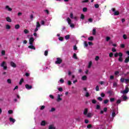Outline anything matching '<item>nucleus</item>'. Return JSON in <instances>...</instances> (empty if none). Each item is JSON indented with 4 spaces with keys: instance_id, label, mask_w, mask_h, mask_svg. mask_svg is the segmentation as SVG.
Wrapping results in <instances>:
<instances>
[{
    "instance_id": "1",
    "label": "nucleus",
    "mask_w": 129,
    "mask_h": 129,
    "mask_svg": "<svg viewBox=\"0 0 129 129\" xmlns=\"http://www.w3.org/2000/svg\"><path fill=\"white\" fill-rule=\"evenodd\" d=\"M35 41V39L34 37H31L29 39V46H28V48L29 49H31L32 50H36V47H35V46H34L33 43Z\"/></svg>"
},
{
    "instance_id": "2",
    "label": "nucleus",
    "mask_w": 129,
    "mask_h": 129,
    "mask_svg": "<svg viewBox=\"0 0 129 129\" xmlns=\"http://www.w3.org/2000/svg\"><path fill=\"white\" fill-rule=\"evenodd\" d=\"M36 28L35 29L34 32V33H33V36L34 37H38V34H37V32L39 31V29L41 27V24H40V22H36Z\"/></svg>"
},
{
    "instance_id": "3",
    "label": "nucleus",
    "mask_w": 129,
    "mask_h": 129,
    "mask_svg": "<svg viewBox=\"0 0 129 129\" xmlns=\"http://www.w3.org/2000/svg\"><path fill=\"white\" fill-rule=\"evenodd\" d=\"M117 113H118V111H117V110L114 109L112 110V114H111L112 118H111V119H110V120L111 121H112V120H113V118H114V116H115V115H116L117 114Z\"/></svg>"
},
{
    "instance_id": "4",
    "label": "nucleus",
    "mask_w": 129,
    "mask_h": 129,
    "mask_svg": "<svg viewBox=\"0 0 129 129\" xmlns=\"http://www.w3.org/2000/svg\"><path fill=\"white\" fill-rule=\"evenodd\" d=\"M63 62V59L61 57H57L55 61V64L56 65H60Z\"/></svg>"
},
{
    "instance_id": "5",
    "label": "nucleus",
    "mask_w": 129,
    "mask_h": 129,
    "mask_svg": "<svg viewBox=\"0 0 129 129\" xmlns=\"http://www.w3.org/2000/svg\"><path fill=\"white\" fill-rule=\"evenodd\" d=\"M67 21L69 25H70L71 28H72V29L74 28V27H75V25L71 23L72 22L71 19H70V18H68L67 19Z\"/></svg>"
},
{
    "instance_id": "6",
    "label": "nucleus",
    "mask_w": 129,
    "mask_h": 129,
    "mask_svg": "<svg viewBox=\"0 0 129 129\" xmlns=\"http://www.w3.org/2000/svg\"><path fill=\"white\" fill-rule=\"evenodd\" d=\"M1 67H3L4 70H7V69H8V67L7 66V63L6 61H3L1 63Z\"/></svg>"
},
{
    "instance_id": "7",
    "label": "nucleus",
    "mask_w": 129,
    "mask_h": 129,
    "mask_svg": "<svg viewBox=\"0 0 129 129\" xmlns=\"http://www.w3.org/2000/svg\"><path fill=\"white\" fill-rule=\"evenodd\" d=\"M128 91H129L128 88L126 87L124 90L120 91V93H122V94H126L128 93Z\"/></svg>"
},
{
    "instance_id": "8",
    "label": "nucleus",
    "mask_w": 129,
    "mask_h": 129,
    "mask_svg": "<svg viewBox=\"0 0 129 129\" xmlns=\"http://www.w3.org/2000/svg\"><path fill=\"white\" fill-rule=\"evenodd\" d=\"M122 53L121 52L119 53V58H118V61L119 62H122Z\"/></svg>"
},
{
    "instance_id": "9",
    "label": "nucleus",
    "mask_w": 129,
    "mask_h": 129,
    "mask_svg": "<svg viewBox=\"0 0 129 129\" xmlns=\"http://www.w3.org/2000/svg\"><path fill=\"white\" fill-rule=\"evenodd\" d=\"M112 11L114 12V16H118V15H119V12L118 11H116L114 8H112Z\"/></svg>"
},
{
    "instance_id": "10",
    "label": "nucleus",
    "mask_w": 129,
    "mask_h": 129,
    "mask_svg": "<svg viewBox=\"0 0 129 129\" xmlns=\"http://www.w3.org/2000/svg\"><path fill=\"white\" fill-rule=\"evenodd\" d=\"M61 96H62V94H61V95L58 94L57 95V98L56 99V101L58 102H59V101H61V100H62V99L61 98Z\"/></svg>"
},
{
    "instance_id": "11",
    "label": "nucleus",
    "mask_w": 129,
    "mask_h": 129,
    "mask_svg": "<svg viewBox=\"0 0 129 129\" xmlns=\"http://www.w3.org/2000/svg\"><path fill=\"white\" fill-rule=\"evenodd\" d=\"M121 98H122V101H125L126 100V99H128V98H127V97L125 95H122Z\"/></svg>"
},
{
    "instance_id": "12",
    "label": "nucleus",
    "mask_w": 129,
    "mask_h": 129,
    "mask_svg": "<svg viewBox=\"0 0 129 129\" xmlns=\"http://www.w3.org/2000/svg\"><path fill=\"white\" fill-rule=\"evenodd\" d=\"M25 87H26V89H27L28 90H30L32 89V88H33V87L32 86L29 85L28 84L25 85Z\"/></svg>"
},
{
    "instance_id": "13",
    "label": "nucleus",
    "mask_w": 129,
    "mask_h": 129,
    "mask_svg": "<svg viewBox=\"0 0 129 129\" xmlns=\"http://www.w3.org/2000/svg\"><path fill=\"white\" fill-rule=\"evenodd\" d=\"M9 121L12 122V123H15V122H16V120L14 118L10 117H9Z\"/></svg>"
},
{
    "instance_id": "14",
    "label": "nucleus",
    "mask_w": 129,
    "mask_h": 129,
    "mask_svg": "<svg viewBox=\"0 0 129 129\" xmlns=\"http://www.w3.org/2000/svg\"><path fill=\"white\" fill-rule=\"evenodd\" d=\"M87 117L91 118V117L93 116V113H92V112L88 113L87 114Z\"/></svg>"
},
{
    "instance_id": "15",
    "label": "nucleus",
    "mask_w": 129,
    "mask_h": 129,
    "mask_svg": "<svg viewBox=\"0 0 129 129\" xmlns=\"http://www.w3.org/2000/svg\"><path fill=\"white\" fill-rule=\"evenodd\" d=\"M10 65L11 66H12V67H13L14 68H16L17 67V65L13 61H11L10 62Z\"/></svg>"
},
{
    "instance_id": "16",
    "label": "nucleus",
    "mask_w": 129,
    "mask_h": 129,
    "mask_svg": "<svg viewBox=\"0 0 129 129\" xmlns=\"http://www.w3.org/2000/svg\"><path fill=\"white\" fill-rule=\"evenodd\" d=\"M41 125H42V126H44V125H46V124H47V122L45 120H43L41 121V122L40 123Z\"/></svg>"
},
{
    "instance_id": "17",
    "label": "nucleus",
    "mask_w": 129,
    "mask_h": 129,
    "mask_svg": "<svg viewBox=\"0 0 129 129\" xmlns=\"http://www.w3.org/2000/svg\"><path fill=\"white\" fill-rule=\"evenodd\" d=\"M56 127L53 124H51L49 126L48 129H55Z\"/></svg>"
},
{
    "instance_id": "18",
    "label": "nucleus",
    "mask_w": 129,
    "mask_h": 129,
    "mask_svg": "<svg viewBox=\"0 0 129 129\" xmlns=\"http://www.w3.org/2000/svg\"><path fill=\"white\" fill-rule=\"evenodd\" d=\"M6 20L7 22H9V23H11L12 19L9 17H6Z\"/></svg>"
},
{
    "instance_id": "19",
    "label": "nucleus",
    "mask_w": 129,
    "mask_h": 129,
    "mask_svg": "<svg viewBox=\"0 0 129 129\" xmlns=\"http://www.w3.org/2000/svg\"><path fill=\"white\" fill-rule=\"evenodd\" d=\"M87 112H88V109L86 108V109L84 110V114L85 115H87Z\"/></svg>"
},
{
    "instance_id": "20",
    "label": "nucleus",
    "mask_w": 129,
    "mask_h": 129,
    "mask_svg": "<svg viewBox=\"0 0 129 129\" xmlns=\"http://www.w3.org/2000/svg\"><path fill=\"white\" fill-rule=\"evenodd\" d=\"M6 30H10L11 29V26L9 24H7L6 25Z\"/></svg>"
},
{
    "instance_id": "21",
    "label": "nucleus",
    "mask_w": 129,
    "mask_h": 129,
    "mask_svg": "<svg viewBox=\"0 0 129 129\" xmlns=\"http://www.w3.org/2000/svg\"><path fill=\"white\" fill-rule=\"evenodd\" d=\"M64 38L66 39V40H69L70 39V35L68 34V35H67L65 37H64Z\"/></svg>"
},
{
    "instance_id": "22",
    "label": "nucleus",
    "mask_w": 129,
    "mask_h": 129,
    "mask_svg": "<svg viewBox=\"0 0 129 129\" xmlns=\"http://www.w3.org/2000/svg\"><path fill=\"white\" fill-rule=\"evenodd\" d=\"M6 10H8V11H9V12L12 11V8H10L9 7V6H6Z\"/></svg>"
},
{
    "instance_id": "23",
    "label": "nucleus",
    "mask_w": 129,
    "mask_h": 129,
    "mask_svg": "<svg viewBox=\"0 0 129 129\" xmlns=\"http://www.w3.org/2000/svg\"><path fill=\"white\" fill-rule=\"evenodd\" d=\"M58 83H61V84H62V83H64V80L62 78H61L58 81Z\"/></svg>"
},
{
    "instance_id": "24",
    "label": "nucleus",
    "mask_w": 129,
    "mask_h": 129,
    "mask_svg": "<svg viewBox=\"0 0 129 129\" xmlns=\"http://www.w3.org/2000/svg\"><path fill=\"white\" fill-rule=\"evenodd\" d=\"M87 79V77L86 76H84L82 77V80L85 81Z\"/></svg>"
},
{
    "instance_id": "25",
    "label": "nucleus",
    "mask_w": 129,
    "mask_h": 129,
    "mask_svg": "<svg viewBox=\"0 0 129 129\" xmlns=\"http://www.w3.org/2000/svg\"><path fill=\"white\" fill-rule=\"evenodd\" d=\"M23 82H24V79L22 78L19 82V85H22Z\"/></svg>"
},
{
    "instance_id": "26",
    "label": "nucleus",
    "mask_w": 129,
    "mask_h": 129,
    "mask_svg": "<svg viewBox=\"0 0 129 129\" xmlns=\"http://www.w3.org/2000/svg\"><path fill=\"white\" fill-rule=\"evenodd\" d=\"M15 29L16 30H19V29H20V25L19 24H17L15 25Z\"/></svg>"
},
{
    "instance_id": "27",
    "label": "nucleus",
    "mask_w": 129,
    "mask_h": 129,
    "mask_svg": "<svg viewBox=\"0 0 129 129\" xmlns=\"http://www.w3.org/2000/svg\"><path fill=\"white\" fill-rule=\"evenodd\" d=\"M44 56H48V50H46L44 53Z\"/></svg>"
},
{
    "instance_id": "28",
    "label": "nucleus",
    "mask_w": 129,
    "mask_h": 129,
    "mask_svg": "<svg viewBox=\"0 0 129 129\" xmlns=\"http://www.w3.org/2000/svg\"><path fill=\"white\" fill-rule=\"evenodd\" d=\"M96 34V29L95 28L93 29V35H95Z\"/></svg>"
},
{
    "instance_id": "29",
    "label": "nucleus",
    "mask_w": 129,
    "mask_h": 129,
    "mask_svg": "<svg viewBox=\"0 0 129 129\" xmlns=\"http://www.w3.org/2000/svg\"><path fill=\"white\" fill-rule=\"evenodd\" d=\"M24 34H29V30H28L27 29H25L24 30Z\"/></svg>"
},
{
    "instance_id": "30",
    "label": "nucleus",
    "mask_w": 129,
    "mask_h": 129,
    "mask_svg": "<svg viewBox=\"0 0 129 129\" xmlns=\"http://www.w3.org/2000/svg\"><path fill=\"white\" fill-rule=\"evenodd\" d=\"M93 39H94L93 37L91 36L88 38V40H89V41H93Z\"/></svg>"
},
{
    "instance_id": "31",
    "label": "nucleus",
    "mask_w": 129,
    "mask_h": 129,
    "mask_svg": "<svg viewBox=\"0 0 129 129\" xmlns=\"http://www.w3.org/2000/svg\"><path fill=\"white\" fill-rule=\"evenodd\" d=\"M56 109L55 108H51V110H49L50 112H53V111H55Z\"/></svg>"
},
{
    "instance_id": "32",
    "label": "nucleus",
    "mask_w": 129,
    "mask_h": 129,
    "mask_svg": "<svg viewBox=\"0 0 129 129\" xmlns=\"http://www.w3.org/2000/svg\"><path fill=\"white\" fill-rule=\"evenodd\" d=\"M91 65H92V62L90 61V62H89V65H88V68H90V67H91Z\"/></svg>"
},
{
    "instance_id": "33",
    "label": "nucleus",
    "mask_w": 129,
    "mask_h": 129,
    "mask_svg": "<svg viewBox=\"0 0 129 129\" xmlns=\"http://www.w3.org/2000/svg\"><path fill=\"white\" fill-rule=\"evenodd\" d=\"M89 93H88V92H86L85 96H86V97H89Z\"/></svg>"
},
{
    "instance_id": "34",
    "label": "nucleus",
    "mask_w": 129,
    "mask_h": 129,
    "mask_svg": "<svg viewBox=\"0 0 129 129\" xmlns=\"http://www.w3.org/2000/svg\"><path fill=\"white\" fill-rule=\"evenodd\" d=\"M121 101H122V100L119 99L117 100L116 103L117 104H119V103H120V102H121Z\"/></svg>"
},
{
    "instance_id": "35",
    "label": "nucleus",
    "mask_w": 129,
    "mask_h": 129,
    "mask_svg": "<svg viewBox=\"0 0 129 129\" xmlns=\"http://www.w3.org/2000/svg\"><path fill=\"white\" fill-rule=\"evenodd\" d=\"M84 44L85 47H88V44H87V42L84 41Z\"/></svg>"
},
{
    "instance_id": "36",
    "label": "nucleus",
    "mask_w": 129,
    "mask_h": 129,
    "mask_svg": "<svg viewBox=\"0 0 129 129\" xmlns=\"http://www.w3.org/2000/svg\"><path fill=\"white\" fill-rule=\"evenodd\" d=\"M7 82L9 83V84H11V83H12V80L10 79H8L7 80Z\"/></svg>"
},
{
    "instance_id": "37",
    "label": "nucleus",
    "mask_w": 129,
    "mask_h": 129,
    "mask_svg": "<svg viewBox=\"0 0 129 129\" xmlns=\"http://www.w3.org/2000/svg\"><path fill=\"white\" fill-rule=\"evenodd\" d=\"M73 58H74V59H78L77 55H76V53H74Z\"/></svg>"
},
{
    "instance_id": "38",
    "label": "nucleus",
    "mask_w": 129,
    "mask_h": 129,
    "mask_svg": "<svg viewBox=\"0 0 129 129\" xmlns=\"http://www.w3.org/2000/svg\"><path fill=\"white\" fill-rule=\"evenodd\" d=\"M113 87H117V83H113Z\"/></svg>"
},
{
    "instance_id": "39",
    "label": "nucleus",
    "mask_w": 129,
    "mask_h": 129,
    "mask_svg": "<svg viewBox=\"0 0 129 129\" xmlns=\"http://www.w3.org/2000/svg\"><path fill=\"white\" fill-rule=\"evenodd\" d=\"M13 110H9L8 111V113H9V114H13Z\"/></svg>"
},
{
    "instance_id": "40",
    "label": "nucleus",
    "mask_w": 129,
    "mask_h": 129,
    "mask_svg": "<svg viewBox=\"0 0 129 129\" xmlns=\"http://www.w3.org/2000/svg\"><path fill=\"white\" fill-rule=\"evenodd\" d=\"M63 37H58V40H59V41H61V42H62V41H63Z\"/></svg>"
},
{
    "instance_id": "41",
    "label": "nucleus",
    "mask_w": 129,
    "mask_h": 129,
    "mask_svg": "<svg viewBox=\"0 0 129 129\" xmlns=\"http://www.w3.org/2000/svg\"><path fill=\"white\" fill-rule=\"evenodd\" d=\"M129 62V58L127 59V58H125V60H124V62L125 63H128Z\"/></svg>"
},
{
    "instance_id": "42",
    "label": "nucleus",
    "mask_w": 129,
    "mask_h": 129,
    "mask_svg": "<svg viewBox=\"0 0 129 129\" xmlns=\"http://www.w3.org/2000/svg\"><path fill=\"white\" fill-rule=\"evenodd\" d=\"M30 19L31 21H33L34 20V16L33 15H30Z\"/></svg>"
},
{
    "instance_id": "43",
    "label": "nucleus",
    "mask_w": 129,
    "mask_h": 129,
    "mask_svg": "<svg viewBox=\"0 0 129 129\" xmlns=\"http://www.w3.org/2000/svg\"><path fill=\"white\" fill-rule=\"evenodd\" d=\"M95 60L96 61H98V60H99V56H96V57H95Z\"/></svg>"
},
{
    "instance_id": "44",
    "label": "nucleus",
    "mask_w": 129,
    "mask_h": 129,
    "mask_svg": "<svg viewBox=\"0 0 129 129\" xmlns=\"http://www.w3.org/2000/svg\"><path fill=\"white\" fill-rule=\"evenodd\" d=\"M58 91L62 92V91H63V88H62V87L58 88Z\"/></svg>"
},
{
    "instance_id": "45",
    "label": "nucleus",
    "mask_w": 129,
    "mask_h": 129,
    "mask_svg": "<svg viewBox=\"0 0 129 129\" xmlns=\"http://www.w3.org/2000/svg\"><path fill=\"white\" fill-rule=\"evenodd\" d=\"M44 108H45V106L43 105L40 106V110H43V109H44Z\"/></svg>"
},
{
    "instance_id": "46",
    "label": "nucleus",
    "mask_w": 129,
    "mask_h": 129,
    "mask_svg": "<svg viewBox=\"0 0 129 129\" xmlns=\"http://www.w3.org/2000/svg\"><path fill=\"white\" fill-rule=\"evenodd\" d=\"M110 101L111 102H113V101H114V98H111L110 99Z\"/></svg>"
},
{
    "instance_id": "47",
    "label": "nucleus",
    "mask_w": 129,
    "mask_h": 129,
    "mask_svg": "<svg viewBox=\"0 0 129 129\" xmlns=\"http://www.w3.org/2000/svg\"><path fill=\"white\" fill-rule=\"evenodd\" d=\"M83 12H87V8H84L83 9Z\"/></svg>"
},
{
    "instance_id": "48",
    "label": "nucleus",
    "mask_w": 129,
    "mask_h": 129,
    "mask_svg": "<svg viewBox=\"0 0 129 129\" xmlns=\"http://www.w3.org/2000/svg\"><path fill=\"white\" fill-rule=\"evenodd\" d=\"M95 8L96 9H98L99 8V5L98 4H95Z\"/></svg>"
},
{
    "instance_id": "49",
    "label": "nucleus",
    "mask_w": 129,
    "mask_h": 129,
    "mask_svg": "<svg viewBox=\"0 0 129 129\" xmlns=\"http://www.w3.org/2000/svg\"><path fill=\"white\" fill-rule=\"evenodd\" d=\"M84 18H85V17H84V16L83 15V14H81V19L82 20H84Z\"/></svg>"
},
{
    "instance_id": "50",
    "label": "nucleus",
    "mask_w": 129,
    "mask_h": 129,
    "mask_svg": "<svg viewBox=\"0 0 129 129\" xmlns=\"http://www.w3.org/2000/svg\"><path fill=\"white\" fill-rule=\"evenodd\" d=\"M110 40V37H107L106 38V41H107V42H108V41H109Z\"/></svg>"
},
{
    "instance_id": "51",
    "label": "nucleus",
    "mask_w": 129,
    "mask_h": 129,
    "mask_svg": "<svg viewBox=\"0 0 129 129\" xmlns=\"http://www.w3.org/2000/svg\"><path fill=\"white\" fill-rule=\"evenodd\" d=\"M109 101V100H105L104 101V103L105 104H106V103H107Z\"/></svg>"
},
{
    "instance_id": "52",
    "label": "nucleus",
    "mask_w": 129,
    "mask_h": 129,
    "mask_svg": "<svg viewBox=\"0 0 129 129\" xmlns=\"http://www.w3.org/2000/svg\"><path fill=\"white\" fill-rule=\"evenodd\" d=\"M98 100H99V101H102V98L100 97H99L98 98H97Z\"/></svg>"
},
{
    "instance_id": "53",
    "label": "nucleus",
    "mask_w": 129,
    "mask_h": 129,
    "mask_svg": "<svg viewBox=\"0 0 129 129\" xmlns=\"http://www.w3.org/2000/svg\"><path fill=\"white\" fill-rule=\"evenodd\" d=\"M92 21H93V20H92V18H89L88 19V21L89 22V23H92Z\"/></svg>"
},
{
    "instance_id": "54",
    "label": "nucleus",
    "mask_w": 129,
    "mask_h": 129,
    "mask_svg": "<svg viewBox=\"0 0 129 129\" xmlns=\"http://www.w3.org/2000/svg\"><path fill=\"white\" fill-rule=\"evenodd\" d=\"M96 91H99V87H98V86H97L96 87Z\"/></svg>"
},
{
    "instance_id": "55",
    "label": "nucleus",
    "mask_w": 129,
    "mask_h": 129,
    "mask_svg": "<svg viewBox=\"0 0 129 129\" xmlns=\"http://www.w3.org/2000/svg\"><path fill=\"white\" fill-rule=\"evenodd\" d=\"M124 81L125 83H128L129 80L128 79H125Z\"/></svg>"
},
{
    "instance_id": "56",
    "label": "nucleus",
    "mask_w": 129,
    "mask_h": 129,
    "mask_svg": "<svg viewBox=\"0 0 129 129\" xmlns=\"http://www.w3.org/2000/svg\"><path fill=\"white\" fill-rule=\"evenodd\" d=\"M100 106L99 105H97L96 109H100Z\"/></svg>"
},
{
    "instance_id": "57",
    "label": "nucleus",
    "mask_w": 129,
    "mask_h": 129,
    "mask_svg": "<svg viewBox=\"0 0 129 129\" xmlns=\"http://www.w3.org/2000/svg\"><path fill=\"white\" fill-rule=\"evenodd\" d=\"M70 17L71 19H73V14L71 13L70 14Z\"/></svg>"
},
{
    "instance_id": "58",
    "label": "nucleus",
    "mask_w": 129,
    "mask_h": 129,
    "mask_svg": "<svg viewBox=\"0 0 129 129\" xmlns=\"http://www.w3.org/2000/svg\"><path fill=\"white\" fill-rule=\"evenodd\" d=\"M2 55H5V54H6V51L5 50H2Z\"/></svg>"
},
{
    "instance_id": "59",
    "label": "nucleus",
    "mask_w": 129,
    "mask_h": 129,
    "mask_svg": "<svg viewBox=\"0 0 129 129\" xmlns=\"http://www.w3.org/2000/svg\"><path fill=\"white\" fill-rule=\"evenodd\" d=\"M45 14H49V11L48 10H44Z\"/></svg>"
},
{
    "instance_id": "60",
    "label": "nucleus",
    "mask_w": 129,
    "mask_h": 129,
    "mask_svg": "<svg viewBox=\"0 0 129 129\" xmlns=\"http://www.w3.org/2000/svg\"><path fill=\"white\" fill-rule=\"evenodd\" d=\"M109 56L110 57H112V56H113V53L112 52L110 53Z\"/></svg>"
},
{
    "instance_id": "61",
    "label": "nucleus",
    "mask_w": 129,
    "mask_h": 129,
    "mask_svg": "<svg viewBox=\"0 0 129 129\" xmlns=\"http://www.w3.org/2000/svg\"><path fill=\"white\" fill-rule=\"evenodd\" d=\"M40 24L41 25H45V21L44 20L41 21Z\"/></svg>"
},
{
    "instance_id": "62",
    "label": "nucleus",
    "mask_w": 129,
    "mask_h": 129,
    "mask_svg": "<svg viewBox=\"0 0 129 129\" xmlns=\"http://www.w3.org/2000/svg\"><path fill=\"white\" fill-rule=\"evenodd\" d=\"M92 103L95 104V103H96V100H94V99L92 100Z\"/></svg>"
},
{
    "instance_id": "63",
    "label": "nucleus",
    "mask_w": 129,
    "mask_h": 129,
    "mask_svg": "<svg viewBox=\"0 0 129 129\" xmlns=\"http://www.w3.org/2000/svg\"><path fill=\"white\" fill-rule=\"evenodd\" d=\"M74 50H75V51L77 50V46H76V45L74 46Z\"/></svg>"
},
{
    "instance_id": "64",
    "label": "nucleus",
    "mask_w": 129,
    "mask_h": 129,
    "mask_svg": "<svg viewBox=\"0 0 129 129\" xmlns=\"http://www.w3.org/2000/svg\"><path fill=\"white\" fill-rule=\"evenodd\" d=\"M119 54L118 53H116L114 54V57H117V56H119Z\"/></svg>"
}]
</instances>
